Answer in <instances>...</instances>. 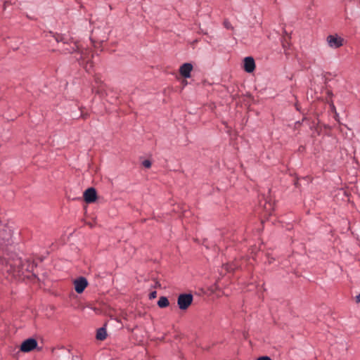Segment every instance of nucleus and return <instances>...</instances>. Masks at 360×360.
Instances as JSON below:
<instances>
[{
	"label": "nucleus",
	"instance_id": "1",
	"mask_svg": "<svg viewBox=\"0 0 360 360\" xmlns=\"http://www.w3.org/2000/svg\"><path fill=\"white\" fill-rule=\"evenodd\" d=\"M193 297L191 294H180L177 299V304L180 309L186 310L192 304Z\"/></svg>",
	"mask_w": 360,
	"mask_h": 360
},
{
	"label": "nucleus",
	"instance_id": "2",
	"mask_svg": "<svg viewBox=\"0 0 360 360\" xmlns=\"http://www.w3.org/2000/svg\"><path fill=\"white\" fill-rule=\"evenodd\" d=\"M328 45L332 49H338L343 46L344 39L338 34H330L326 38Z\"/></svg>",
	"mask_w": 360,
	"mask_h": 360
},
{
	"label": "nucleus",
	"instance_id": "3",
	"mask_svg": "<svg viewBox=\"0 0 360 360\" xmlns=\"http://www.w3.org/2000/svg\"><path fill=\"white\" fill-rule=\"evenodd\" d=\"M37 341L34 338H28L24 340L20 345V351L23 352H30L37 348Z\"/></svg>",
	"mask_w": 360,
	"mask_h": 360
},
{
	"label": "nucleus",
	"instance_id": "4",
	"mask_svg": "<svg viewBox=\"0 0 360 360\" xmlns=\"http://www.w3.org/2000/svg\"><path fill=\"white\" fill-rule=\"evenodd\" d=\"M75 291L82 293L88 285V281L84 277H79L74 281Z\"/></svg>",
	"mask_w": 360,
	"mask_h": 360
},
{
	"label": "nucleus",
	"instance_id": "5",
	"mask_svg": "<svg viewBox=\"0 0 360 360\" xmlns=\"http://www.w3.org/2000/svg\"><path fill=\"white\" fill-rule=\"evenodd\" d=\"M97 198L96 191L94 188H87L84 193V200L87 203H92Z\"/></svg>",
	"mask_w": 360,
	"mask_h": 360
},
{
	"label": "nucleus",
	"instance_id": "6",
	"mask_svg": "<svg viewBox=\"0 0 360 360\" xmlns=\"http://www.w3.org/2000/svg\"><path fill=\"white\" fill-rule=\"evenodd\" d=\"M243 68L248 73L252 72L255 69V63L252 57L244 58Z\"/></svg>",
	"mask_w": 360,
	"mask_h": 360
},
{
	"label": "nucleus",
	"instance_id": "7",
	"mask_svg": "<svg viewBox=\"0 0 360 360\" xmlns=\"http://www.w3.org/2000/svg\"><path fill=\"white\" fill-rule=\"evenodd\" d=\"M193 70L192 64L189 63H184L179 68L180 75L184 78L191 77V72Z\"/></svg>",
	"mask_w": 360,
	"mask_h": 360
},
{
	"label": "nucleus",
	"instance_id": "8",
	"mask_svg": "<svg viewBox=\"0 0 360 360\" xmlns=\"http://www.w3.org/2000/svg\"><path fill=\"white\" fill-rule=\"evenodd\" d=\"M22 266H23V271L25 274V272H33L37 264L34 263V262L27 259L25 262H22Z\"/></svg>",
	"mask_w": 360,
	"mask_h": 360
},
{
	"label": "nucleus",
	"instance_id": "9",
	"mask_svg": "<svg viewBox=\"0 0 360 360\" xmlns=\"http://www.w3.org/2000/svg\"><path fill=\"white\" fill-rule=\"evenodd\" d=\"M76 51H78L80 54V58L78 60H89V56H90V51L89 49H77Z\"/></svg>",
	"mask_w": 360,
	"mask_h": 360
},
{
	"label": "nucleus",
	"instance_id": "10",
	"mask_svg": "<svg viewBox=\"0 0 360 360\" xmlns=\"http://www.w3.org/2000/svg\"><path fill=\"white\" fill-rule=\"evenodd\" d=\"M107 333L104 328H101L97 330L96 339L98 340H104L106 338Z\"/></svg>",
	"mask_w": 360,
	"mask_h": 360
},
{
	"label": "nucleus",
	"instance_id": "11",
	"mask_svg": "<svg viewBox=\"0 0 360 360\" xmlns=\"http://www.w3.org/2000/svg\"><path fill=\"white\" fill-rule=\"evenodd\" d=\"M169 304V300L166 297H160L158 302V305L160 308H165L168 307Z\"/></svg>",
	"mask_w": 360,
	"mask_h": 360
},
{
	"label": "nucleus",
	"instance_id": "12",
	"mask_svg": "<svg viewBox=\"0 0 360 360\" xmlns=\"http://www.w3.org/2000/svg\"><path fill=\"white\" fill-rule=\"evenodd\" d=\"M77 49H79V46L76 44H74V46L71 48L67 47L63 49V51L65 53H72L76 51Z\"/></svg>",
	"mask_w": 360,
	"mask_h": 360
},
{
	"label": "nucleus",
	"instance_id": "13",
	"mask_svg": "<svg viewBox=\"0 0 360 360\" xmlns=\"http://www.w3.org/2000/svg\"><path fill=\"white\" fill-rule=\"evenodd\" d=\"M224 26L227 30H233V27L232 26V25L228 20H225L224 21Z\"/></svg>",
	"mask_w": 360,
	"mask_h": 360
},
{
	"label": "nucleus",
	"instance_id": "14",
	"mask_svg": "<svg viewBox=\"0 0 360 360\" xmlns=\"http://www.w3.org/2000/svg\"><path fill=\"white\" fill-rule=\"evenodd\" d=\"M142 165L146 168H150L151 167V162L150 160H145L142 162Z\"/></svg>",
	"mask_w": 360,
	"mask_h": 360
},
{
	"label": "nucleus",
	"instance_id": "15",
	"mask_svg": "<svg viewBox=\"0 0 360 360\" xmlns=\"http://www.w3.org/2000/svg\"><path fill=\"white\" fill-rule=\"evenodd\" d=\"M156 297H157V292H156V291H152V292L149 294V299H150V300L155 299Z\"/></svg>",
	"mask_w": 360,
	"mask_h": 360
},
{
	"label": "nucleus",
	"instance_id": "16",
	"mask_svg": "<svg viewBox=\"0 0 360 360\" xmlns=\"http://www.w3.org/2000/svg\"><path fill=\"white\" fill-rule=\"evenodd\" d=\"M236 268V266H233L232 265H226V269L229 271H233Z\"/></svg>",
	"mask_w": 360,
	"mask_h": 360
},
{
	"label": "nucleus",
	"instance_id": "17",
	"mask_svg": "<svg viewBox=\"0 0 360 360\" xmlns=\"http://www.w3.org/2000/svg\"><path fill=\"white\" fill-rule=\"evenodd\" d=\"M257 360H271L270 357L267 356H260Z\"/></svg>",
	"mask_w": 360,
	"mask_h": 360
},
{
	"label": "nucleus",
	"instance_id": "18",
	"mask_svg": "<svg viewBox=\"0 0 360 360\" xmlns=\"http://www.w3.org/2000/svg\"><path fill=\"white\" fill-rule=\"evenodd\" d=\"M331 110L334 112H336V108L333 103L330 105ZM337 115V113H335Z\"/></svg>",
	"mask_w": 360,
	"mask_h": 360
},
{
	"label": "nucleus",
	"instance_id": "19",
	"mask_svg": "<svg viewBox=\"0 0 360 360\" xmlns=\"http://www.w3.org/2000/svg\"><path fill=\"white\" fill-rule=\"evenodd\" d=\"M356 302L357 303L360 302V293L357 296H356Z\"/></svg>",
	"mask_w": 360,
	"mask_h": 360
},
{
	"label": "nucleus",
	"instance_id": "20",
	"mask_svg": "<svg viewBox=\"0 0 360 360\" xmlns=\"http://www.w3.org/2000/svg\"><path fill=\"white\" fill-rule=\"evenodd\" d=\"M287 46V44H285V42L283 43V48H285V46Z\"/></svg>",
	"mask_w": 360,
	"mask_h": 360
},
{
	"label": "nucleus",
	"instance_id": "21",
	"mask_svg": "<svg viewBox=\"0 0 360 360\" xmlns=\"http://www.w3.org/2000/svg\"><path fill=\"white\" fill-rule=\"evenodd\" d=\"M287 46V44H285V42L283 43V48H285V46Z\"/></svg>",
	"mask_w": 360,
	"mask_h": 360
}]
</instances>
